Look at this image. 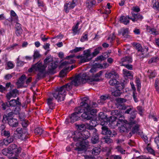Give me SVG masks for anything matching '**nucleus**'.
Returning <instances> with one entry per match:
<instances>
[{"instance_id":"2f4dec72","label":"nucleus","mask_w":159,"mask_h":159,"mask_svg":"<svg viewBox=\"0 0 159 159\" xmlns=\"http://www.w3.org/2000/svg\"><path fill=\"white\" fill-rule=\"evenodd\" d=\"M26 79V77L25 75H22L20 78L17 82H16L17 85H22L24 83V81Z\"/></svg>"},{"instance_id":"4468645a","label":"nucleus","mask_w":159,"mask_h":159,"mask_svg":"<svg viewBox=\"0 0 159 159\" xmlns=\"http://www.w3.org/2000/svg\"><path fill=\"white\" fill-rule=\"evenodd\" d=\"M130 128L132 126L134 125L132 129V133L133 134L136 133L140 134L141 132H139V125L138 124L137 121H134L130 122Z\"/></svg>"},{"instance_id":"774afa93","label":"nucleus","mask_w":159,"mask_h":159,"mask_svg":"<svg viewBox=\"0 0 159 159\" xmlns=\"http://www.w3.org/2000/svg\"><path fill=\"white\" fill-rule=\"evenodd\" d=\"M153 7L155 9L158 10L159 9V2H156L153 5Z\"/></svg>"},{"instance_id":"69168bd1","label":"nucleus","mask_w":159,"mask_h":159,"mask_svg":"<svg viewBox=\"0 0 159 159\" xmlns=\"http://www.w3.org/2000/svg\"><path fill=\"white\" fill-rule=\"evenodd\" d=\"M149 145V144H148L147 147V150L151 154H154L155 153L154 151L151 147H148V146Z\"/></svg>"},{"instance_id":"e433bc0d","label":"nucleus","mask_w":159,"mask_h":159,"mask_svg":"<svg viewBox=\"0 0 159 159\" xmlns=\"http://www.w3.org/2000/svg\"><path fill=\"white\" fill-rule=\"evenodd\" d=\"M1 134L2 135L5 137H9L10 135V133L9 131L3 129H2L1 131Z\"/></svg>"},{"instance_id":"bf43d9fd","label":"nucleus","mask_w":159,"mask_h":159,"mask_svg":"<svg viewBox=\"0 0 159 159\" xmlns=\"http://www.w3.org/2000/svg\"><path fill=\"white\" fill-rule=\"evenodd\" d=\"M116 118H119V120L120 122V120L123 119V120H124V117L123 116L121 111H120L119 113H118L117 116H116Z\"/></svg>"},{"instance_id":"9b49d317","label":"nucleus","mask_w":159,"mask_h":159,"mask_svg":"<svg viewBox=\"0 0 159 159\" xmlns=\"http://www.w3.org/2000/svg\"><path fill=\"white\" fill-rule=\"evenodd\" d=\"M120 122H124L125 123L123 125H122L120 127V132H128L130 129V122L129 123H127V121L126 120L122 119L120 120Z\"/></svg>"},{"instance_id":"603ef678","label":"nucleus","mask_w":159,"mask_h":159,"mask_svg":"<svg viewBox=\"0 0 159 159\" xmlns=\"http://www.w3.org/2000/svg\"><path fill=\"white\" fill-rule=\"evenodd\" d=\"M19 118L21 121H22L24 120H25V113L21 112L19 114Z\"/></svg>"},{"instance_id":"09e8293b","label":"nucleus","mask_w":159,"mask_h":159,"mask_svg":"<svg viewBox=\"0 0 159 159\" xmlns=\"http://www.w3.org/2000/svg\"><path fill=\"white\" fill-rule=\"evenodd\" d=\"M128 29L126 28L124 29L123 30L122 35L124 37L127 38L128 37L129 35L128 34L129 32Z\"/></svg>"},{"instance_id":"4be33fe9","label":"nucleus","mask_w":159,"mask_h":159,"mask_svg":"<svg viewBox=\"0 0 159 159\" xmlns=\"http://www.w3.org/2000/svg\"><path fill=\"white\" fill-rule=\"evenodd\" d=\"M85 101H86V100L85 99H84V100L82 102H84L85 103H87L88 105V108L90 109H94L96 110V112H95V113L92 112H91V111H90L89 112V113H91L92 114L93 116V114L96 113L97 112V110H96V109H95L94 108L96 107H97L98 104L95 102H92L91 103H90V105H89L88 104V102L89 101V100H88L87 101V102H85Z\"/></svg>"},{"instance_id":"423d86ee","label":"nucleus","mask_w":159,"mask_h":159,"mask_svg":"<svg viewBox=\"0 0 159 159\" xmlns=\"http://www.w3.org/2000/svg\"><path fill=\"white\" fill-rule=\"evenodd\" d=\"M77 59H80L79 63H82L88 62L92 59V56L90 49L84 50L83 54L76 57Z\"/></svg>"},{"instance_id":"1a4fd4ad","label":"nucleus","mask_w":159,"mask_h":159,"mask_svg":"<svg viewBox=\"0 0 159 159\" xmlns=\"http://www.w3.org/2000/svg\"><path fill=\"white\" fill-rule=\"evenodd\" d=\"M72 134L74 136L73 137V140L75 141H78V142L76 143V146L77 147V148H80V145L79 144L80 143L83 141L82 135L81 134V132L75 131L72 133Z\"/></svg>"},{"instance_id":"a19ab883","label":"nucleus","mask_w":159,"mask_h":159,"mask_svg":"<svg viewBox=\"0 0 159 159\" xmlns=\"http://www.w3.org/2000/svg\"><path fill=\"white\" fill-rule=\"evenodd\" d=\"M121 92L120 89H116L112 93V95L115 97H118L120 96Z\"/></svg>"},{"instance_id":"6e6d98bb","label":"nucleus","mask_w":159,"mask_h":159,"mask_svg":"<svg viewBox=\"0 0 159 159\" xmlns=\"http://www.w3.org/2000/svg\"><path fill=\"white\" fill-rule=\"evenodd\" d=\"M40 55L39 53V52L37 50L35 51L34 52L33 55L34 59H35L40 57Z\"/></svg>"},{"instance_id":"aec40b11","label":"nucleus","mask_w":159,"mask_h":159,"mask_svg":"<svg viewBox=\"0 0 159 159\" xmlns=\"http://www.w3.org/2000/svg\"><path fill=\"white\" fill-rule=\"evenodd\" d=\"M97 131V129H94L91 131L93 132L91 142L93 144H96L99 141V138Z\"/></svg>"},{"instance_id":"7c9ffc66","label":"nucleus","mask_w":159,"mask_h":159,"mask_svg":"<svg viewBox=\"0 0 159 159\" xmlns=\"http://www.w3.org/2000/svg\"><path fill=\"white\" fill-rule=\"evenodd\" d=\"M148 32L150 33L153 35H157L158 34L157 31L155 28L148 27L147 29Z\"/></svg>"},{"instance_id":"473e14b6","label":"nucleus","mask_w":159,"mask_h":159,"mask_svg":"<svg viewBox=\"0 0 159 159\" xmlns=\"http://www.w3.org/2000/svg\"><path fill=\"white\" fill-rule=\"evenodd\" d=\"M101 150V149L98 147H95L92 150V153L95 155H98L100 153Z\"/></svg>"},{"instance_id":"37998d69","label":"nucleus","mask_w":159,"mask_h":159,"mask_svg":"<svg viewBox=\"0 0 159 159\" xmlns=\"http://www.w3.org/2000/svg\"><path fill=\"white\" fill-rule=\"evenodd\" d=\"M68 70V68H66V69H64L62 70L60 72L59 75L60 77H63L65 76L66 74V70Z\"/></svg>"},{"instance_id":"de8ad7c7","label":"nucleus","mask_w":159,"mask_h":159,"mask_svg":"<svg viewBox=\"0 0 159 159\" xmlns=\"http://www.w3.org/2000/svg\"><path fill=\"white\" fill-rule=\"evenodd\" d=\"M77 126L78 130L79 131V132H82L84 131H83L85 129V125L83 124L78 125Z\"/></svg>"},{"instance_id":"72a5a7b5","label":"nucleus","mask_w":159,"mask_h":159,"mask_svg":"<svg viewBox=\"0 0 159 159\" xmlns=\"http://www.w3.org/2000/svg\"><path fill=\"white\" fill-rule=\"evenodd\" d=\"M102 49V48L101 47H99L97 48H95L92 54V58L93 57H95L99 53L100 51Z\"/></svg>"},{"instance_id":"412c9836","label":"nucleus","mask_w":159,"mask_h":159,"mask_svg":"<svg viewBox=\"0 0 159 159\" xmlns=\"http://www.w3.org/2000/svg\"><path fill=\"white\" fill-rule=\"evenodd\" d=\"M75 4L72 2H69L64 4V9L66 13H68L69 10L74 8L75 6Z\"/></svg>"},{"instance_id":"f704fd0d","label":"nucleus","mask_w":159,"mask_h":159,"mask_svg":"<svg viewBox=\"0 0 159 159\" xmlns=\"http://www.w3.org/2000/svg\"><path fill=\"white\" fill-rule=\"evenodd\" d=\"M116 79L113 78L109 82V84L111 85L116 87V86L119 84V82Z\"/></svg>"},{"instance_id":"0e129e2a","label":"nucleus","mask_w":159,"mask_h":159,"mask_svg":"<svg viewBox=\"0 0 159 159\" xmlns=\"http://www.w3.org/2000/svg\"><path fill=\"white\" fill-rule=\"evenodd\" d=\"M88 40V35L87 34H85L83 35L81 38L80 41L81 42H84Z\"/></svg>"},{"instance_id":"49530a36","label":"nucleus","mask_w":159,"mask_h":159,"mask_svg":"<svg viewBox=\"0 0 159 159\" xmlns=\"http://www.w3.org/2000/svg\"><path fill=\"white\" fill-rule=\"evenodd\" d=\"M116 149L117 150V151L120 153L122 154L125 153V150L120 146H118L116 148Z\"/></svg>"},{"instance_id":"13d9d810","label":"nucleus","mask_w":159,"mask_h":159,"mask_svg":"<svg viewBox=\"0 0 159 159\" xmlns=\"http://www.w3.org/2000/svg\"><path fill=\"white\" fill-rule=\"evenodd\" d=\"M18 46V44L15 43L7 48L6 49L9 51L13 49L15 47Z\"/></svg>"},{"instance_id":"338daca9","label":"nucleus","mask_w":159,"mask_h":159,"mask_svg":"<svg viewBox=\"0 0 159 159\" xmlns=\"http://www.w3.org/2000/svg\"><path fill=\"white\" fill-rule=\"evenodd\" d=\"M111 159H121V156L120 155H111Z\"/></svg>"},{"instance_id":"e2e57ef3","label":"nucleus","mask_w":159,"mask_h":159,"mask_svg":"<svg viewBox=\"0 0 159 159\" xmlns=\"http://www.w3.org/2000/svg\"><path fill=\"white\" fill-rule=\"evenodd\" d=\"M20 108L19 107H16L13 110V113L16 115L19 114L20 113Z\"/></svg>"},{"instance_id":"0eeeda50","label":"nucleus","mask_w":159,"mask_h":159,"mask_svg":"<svg viewBox=\"0 0 159 159\" xmlns=\"http://www.w3.org/2000/svg\"><path fill=\"white\" fill-rule=\"evenodd\" d=\"M74 55H70L68 56L66 58V59H67L68 61H64L62 62L59 66V68L60 69L63 68L66 69V68H68V70L70 68L69 67L67 66V65L69 64H71L75 62V61L73 59V57H74Z\"/></svg>"},{"instance_id":"39448f33","label":"nucleus","mask_w":159,"mask_h":159,"mask_svg":"<svg viewBox=\"0 0 159 159\" xmlns=\"http://www.w3.org/2000/svg\"><path fill=\"white\" fill-rule=\"evenodd\" d=\"M90 134L88 131H84L81 132L83 141L79 144L80 145V148H75V150H77L78 151H81L85 149L89 146V143L86 139L89 137Z\"/></svg>"},{"instance_id":"4d7b16f0","label":"nucleus","mask_w":159,"mask_h":159,"mask_svg":"<svg viewBox=\"0 0 159 159\" xmlns=\"http://www.w3.org/2000/svg\"><path fill=\"white\" fill-rule=\"evenodd\" d=\"M23 32V30L22 28L18 29H16V34L17 36H19L20 35L22 34Z\"/></svg>"},{"instance_id":"f03ea898","label":"nucleus","mask_w":159,"mask_h":159,"mask_svg":"<svg viewBox=\"0 0 159 159\" xmlns=\"http://www.w3.org/2000/svg\"><path fill=\"white\" fill-rule=\"evenodd\" d=\"M71 89V86L70 84H67L60 88H57L52 93V95L58 101H62L65 99L66 91H69Z\"/></svg>"},{"instance_id":"4c0bfd02","label":"nucleus","mask_w":159,"mask_h":159,"mask_svg":"<svg viewBox=\"0 0 159 159\" xmlns=\"http://www.w3.org/2000/svg\"><path fill=\"white\" fill-rule=\"evenodd\" d=\"M84 48L83 47H76L74 49L71 50L70 52L72 53H75L78 52L83 50Z\"/></svg>"},{"instance_id":"c9c22d12","label":"nucleus","mask_w":159,"mask_h":159,"mask_svg":"<svg viewBox=\"0 0 159 159\" xmlns=\"http://www.w3.org/2000/svg\"><path fill=\"white\" fill-rule=\"evenodd\" d=\"M53 61V57L51 56H49L46 57V58L44 60V63L45 65L48 63L52 61Z\"/></svg>"},{"instance_id":"bb28decb","label":"nucleus","mask_w":159,"mask_h":159,"mask_svg":"<svg viewBox=\"0 0 159 159\" xmlns=\"http://www.w3.org/2000/svg\"><path fill=\"white\" fill-rule=\"evenodd\" d=\"M123 74L124 76L127 78L131 79L133 78V75L132 72L127 69H123Z\"/></svg>"},{"instance_id":"c85d7f7f","label":"nucleus","mask_w":159,"mask_h":159,"mask_svg":"<svg viewBox=\"0 0 159 159\" xmlns=\"http://www.w3.org/2000/svg\"><path fill=\"white\" fill-rule=\"evenodd\" d=\"M97 3L95 0H87L86 2V5L88 7L90 8L96 5Z\"/></svg>"},{"instance_id":"864d4df0","label":"nucleus","mask_w":159,"mask_h":159,"mask_svg":"<svg viewBox=\"0 0 159 159\" xmlns=\"http://www.w3.org/2000/svg\"><path fill=\"white\" fill-rule=\"evenodd\" d=\"M136 83V86L137 88V90L138 91H140L141 87V84L139 78L137 79Z\"/></svg>"},{"instance_id":"f8f14e48","label":"nucleus","mask_w":159,"mask_h":159,"mask_svg":"<svg viewBox=\"0 0 159 159\" xmlns=\"http://www.w3.org/2000/svg\"><path fill=\"white\" fill-rule=\"evenodd\" d=\"M15 132L17 133L19 139H21L22 140H24L26 138H28V137L26 138L25 136L24 137V134H28L26 129H23L21 128H18L16 129Z\"/></svg>"},{"instance_id":"3c124183","label":"nucleus","mask_w":159,"mask_h":159,"mask_svg":"<svg viewBox=\"0 0 159 159\" xmlns=\"http://www.w3.org/2000/svg\"><path fill=\"white\" fill-rule=\"evenodd\" d=\"M102 134L104 135H106L108 130V128L106 126H103L102 127Z\"/></svg>"},{"instance_id":"5fc2aeb1","label":"nucleus","mask_w":159,"mask_h":159,"mask_svg":"<svg viewBox=\"0 0 159 159\" xmlns=\"http://www.w3.org/2000/svg\"><path fill=\"white\" fill-rule=\"evenodd\" d=\"M107 134L106 135H108L110 137H113V136H115V135H116L117 134L114 131L113 133L111 131L109 130V129L107 131Z\"/></svg>"},{"instance_id":"6e6552de","label":"nucleus","mask_w":159,"mask_h":159,"mask_svg":"<svg viewBox=\"0 0 159 159\" xmlns=\"http://www.w3.org/2000/svg\"><path fill=\"white\" fill-rule=\"evenodd\" d=\"M135 46L136 50L138 52L141 53L142 55V57L143 58L147 57L148 56V47L143 48L141 45L139 43H136Z\"/></svg>"},{"instance_id":"58836bf2","label":"nucleus","mask_w":159,"mask_h":159,"mask_svg":"<svg viewBox=\"0 0 159 159\" xmlns=\"http://www.w3.org/2000/svg\"><path fill=\"white\" fill-rule=\"evenodd\" d=\"M159 59L158 57H152L149 60L148 63L151 64L153 63H156L158 61Z\"/></svg>"},{"instance_id":"5701e85b","label":"nucleus","mask_w":159,"mask_h":159,"mask_svg":"<svg viewBox=\"0 0 159 159\" xmlns=\"http://www.w3.org/2000/svg\"><path fill=\"white\" fill-rule=\"evenodd\" d=\"M9 107H15L18 105H20L21 103L19 101V98L18 97L16 99H12L8 102Z\"/></svg>"},{"instance_id":"2eb2a0df","label":"nucleus","mask_w":159,"mask_h":159,"mask_svg":"<svg viewBox=\"0 0 159 159\" xmlns=\"http://www.w3.org/2000/svg\"><path fill=\"white\" fill-rule=\"evenodd\" d=\"M14 139V138L13 136L7 137L4 139L0 141V145L1 146H7L12 142Z\"/></svg>"},{"instance_id":"b1692460","label":"nucleus","mask_w":159,"mask_h":159,"mask_svg":"<svg viewBox=\"0 0 159 159\" xmlns=\"http://www.w3.org/2000/svg\"><path fill=\"white\" fill-rule=\"evenodd\" d=\"M7 120L8 124L12 127H16L18 125V121L17 119L14 118L9 119L8 118Z\"/></svg>"},{"instance_id":"a18cd8bd","label":"nucleus","mask_w":159,"mask_h":159,"mask_svg":"<svg viewBox=\"0 0 159 159\" xmlns=\"http://www.w3.org/2000/svg\"><path fill=\"white\" fill-rule=\"evenodd\" d=\"M116 116H112L110 117L109 119L107 120L109 121L110 124L111 123H113L114 122H116Z\"/></svg>"},{"instance_id":"ddd939ff","label":"nucleus","mask_w":159,"mask_h":159,"mask_svg":"<svg viewBox=\"0 0 159 159\" xmlns=\"http://www.w3.org/2000/svg\"><path fill=\"white\" fill-rule=\"evenodd\" d=\"M58 66L57 62H52L49 64L48 67V73L54 74L56 73V69Z\"/></svg>"},{"instance_id":"8fccbe9b","label":"nucleus","mask_w":159,"mask_h":159,"mask_svg":"<svg viewBox=\"0 0 159 159\" xmlns=\"http://www.w3.org/2000/svg\"><path fill=\"white\" fill-rule=\"evenodd\" d=\"M136 111H133L131 113V116L130 119V122L134 121H133L136 117Z\"/></svg>"},{"instance_id":"c756f323","label":"nucleus","mask_w":159,"mask_h":159,"mask_svg":"<svg viewBox=\"0 0 159 159\" xmlns=\"http://www.w3.org/2000/svg\"><path fill=\"white\" fill-rule=\"evenodd\" d=\"M122 62H126L127 63H130L132 61V59L130 56H125L123 57L121 59Z\"/></svg>"},{"instance_id":"cd10ccee","label":"nucleus","mask_w":159,"mask_h":159,"mask_svg":"<svg viewBox=\"0 0 159 159\" xmlns=\"http://www.w3.org/2000/svg\"><path fill=\"white\" fill-rule=\"evenodd\" d=\"M53 99L52 97H49L47 100V103L50 109L52 110L55 106V104L54 103Z\"/></svg>"},{"instance_id":"052dcab7","label":"nucleus","mask_w":159,"mask_h":159,"mask_svg":"<svg viewBox=\"0 0 159 159\" xmlns=\"http://www.w3.org/2000/svg\"><path fill=\"white\" fill-rule=\"evenodd\" d=\"M89 125L93 126H95L97 125V122L95 120H91L89 123Z\"/></svg>"},{"instance_id":"6ab92c4d","label":"nucleus","mask_w":159,"mask_h":159,"mask_svg":"<svg viewBox=\"0 0 159 159\" xmlns=\"http://www.w3.org/2000/svg\"><path fill=\"white\" fill-rule=\"evenodd\" d=\"M131 14L133 17L130 18L133 22H135L138 20H141L143 18V16L139 14H135L134 12H131Z\"/></svg>"},{"instance_id":"dca6fc26","label":"nucleus","mask_w":159,"mask_h":159,"mask_svg":"<svg viewBox=\"0 0 159 159\" xmlns=\"http://www.w3.org/2000/svg\"><path fill=\"white\" fill-rule=\"evenodd\" d=\"M11 17L9 18L8 20L12 24L13 22H16L18 21V17L15 12L11 10L10 11Z\"/></svg>"},{"instance_id":"a878e982","label":"nucleus","mask_w":159,"mask_h":159,"mask_svg":"<svg viewBox=\"0 0 159 159\" xmlns=\"http://www.w3.org/2000/svg\"><path fill=\"white\" fill-rule=\"evenodd\" d=\"M132 18L130 17L129 16H122L120 18V20L121 23H123L124 24L127 25L129 24V19L130 20V18Z\"/></svg>"},{"instance_id":"680f3d73","label":"nucleus","mask_w":159,"mask_h":159,"mask_svg":"<svg viewBox=\"0 0 159 159\" xmlns=\"http://www.w3.org/2000/svg\"><path fill=\"white\" fill-rule=\"evenodd\" d=\"M21 123L22 126L23 127L26 128L28 125L29 122L25 120L22 121Z\"/></svg>"},{"instance_id":"393cba45","label":"nucleus","mask_w":159,"mask_h":159,"mask_svg":"<svg viewBox=\"0 0 159 159\" xmlns=\"http://www.w3.org/2000/svg\"><path fill=\"white\" fill-rule=\"evenodd\" d=\"M118 77V74L114 71L108 72L105 74V77L108 79L116 78Z\"/></svg>"},{"instance_id":"9d476101","label":"nucleus","mask_w":159,"mask_h":159,"mask_svg":"<svg viewBox=\"0 0 159 159\" xmlns=\"http://www.w3.org/2000/svg\"><path fill=\"white\" fill-rule=\"evenodd\" d=\"M9 152L10 153L15 154L16 155L19 154L21 152V148L18 147L15 144H12L9 147Z\"/></svg>"},{"instance_id":"a211bd4d","label":"nucleus","mask_w":159,"mask_h":159,"mask_svg":"<svg viewBox=\"0 0 159 159\" xmlns=\"http://www.w3.org/2000/svg\"><path fill=\"white\" fill-rule=\"evenodd\" d=\"M19 95V91L16 89H13L8 93L6 95L8 100H10L11 98H15Z\"/></svg>"},{"instance_id":"f3484780","label":"nucleus","mask_w":159,"mask_h":159,"mask_svg":"<svg viewBox=\"0 0 159 159\" xmlns=\"http://www.w3.org/2000/svg\"><path fill=\"white\" fill-rule=\"evenodd\" d=\"M102 71H100L98 73L95 75H92V76L89 75V80L91 82L93 81L98 82L100 80L98 78L102 75Z\"/></svg>"},{"instance_id":"79ce46f5","label":"nucleus","mask_w":159,"mask_h":159,"mask_svg":"<svg viewBox=\"0 0 159 159\" xmlns=\"http://www.w3.org/2000/svg\"><path fill=\"white\" fill-rule=\"evenodd\" d=\"M43 130L42 129L38 127L37 128L34 130L35 133L37 134H39V135H41L43 133Z\"/></svg>"},{"instance_id":"ea45409f","label":"nucleus","mask_w":159,"mask_h":159,"mask_svg":"<svg viewBox=\"0 0 159 159\" xmlns=\"http://www.w3.org/2000/svg\"><path fill=\"white\" fill-rule=\"evenodd\" d=\"M79 22H78L76 25L72 28V31L74 35H75L78 32V29L79 25Z\"/></svg>"},{"instance_id":"20e7f679","label":"nucleus","mask_w":159,"mask_h":159,"mask_svg":"<svg viewBox=\"0 0 159 159\" xmlns=\"http://www.w3.org/2000/svg\"><path fill=\"white\" fill-rule=\"evenodd\" d=\"M88 73H84L83 74H80L76 76L74 79L71 82L68 83L70 84L71 86V89L72 88V85L78 86L81 84L85 83L87 81L89 80Z\"/></svg>"},{"instance_id":"f257e3e1","label":"nucleus","mask_w":159,"mask_h":159,"mask_svg":"<svg viewBox=\"0 0 159 159\" xmlns=\"http://www.w3.org/2000/svg\"><path fill=\"white\" fill-rule=\"evenodd\" d=\"M88 105L84 102H81L80 104V106L76 108V112L73 113L70 116V122L73 123L75 121L79 120L80 119V116L79 114L83 112L81 115V117L84 120H91L93 118L92 114L89 112L91 111L92 112L95 113L96 110L95 109H91L88 108Z\"/></svg>"},{"instance_id":"c03bdc74","label":"nucleus","mask_w":159,"mask_h":159,"mask_svg":"<svg viewBox=\"0 0 159 159\" xmlns=\"http://www.w3.org/2000/svg\"><path fill=\"white\" fill-rule=\"evenodd\" d=\"M103 140H104L105 143L108 144L112 143L113 140L110 138L107 137H105L102 138Z\"/></svg>"},{"instance_id":"7ed1b4c3","label":"nucleus","mask_w":159,"mask_h":159,"mask_svg":"<svg viewBox=\"0 0 159 159\" xmlns=\"http://www.w3.org/2000/svg\"><path fill=\"white\" fill-rule=\"evenodd\" d=\"M47 66L41 62H37L32 65L31 67L29 69L28 71L31 72L36 71L39 72L37 75V79H40L46 74V68Z\"/></svg>"}]
</instances>
